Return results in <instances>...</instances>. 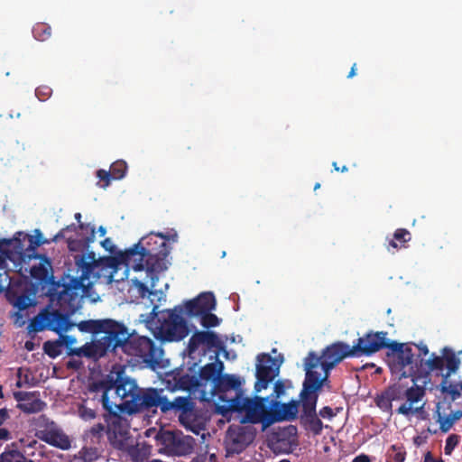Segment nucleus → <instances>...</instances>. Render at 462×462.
I'll return each instance as SVG.
<instances>
[{"label":"nucleus","instance_id":"1","mask_svg":"<svg viewBox=\"0 0 462 462\" xmlns=\"http://www.w3.org/2000/svg\"><path fill=\"white\" fill-rule=\"evenodd\" d=\"M93 400L102 403L106 422V435L111 446L116 449L125 448L132 439L125 419L120 413L134 414L159 409L163 414H175L181 425L189 423L192 412L190 399L177 398L170 401L165 393L169 391L154 387L140 388L135 380L122 373L107 374L88 384Z\"/></svg>","mask_w":462,"mask_h":462},{"label":"nucleus","instance_id":"2","mask_svg":"<svg viewBox=\"0 0 462 462\" xmlns=\"http://www.w3.org/2000/svg\"><path fill=\"white\" fill-rule=\"evenodd\" d=\"M74 262L75 266L68 270L62 282H51L46 292L50 301L55 303L59 310L51 306L42 309L30 320L29 333L50 330L60 334L73 326L69 316L79 310L83 296L100 277L102 269L101 261L97 259L94 252L76 254Z\"/></svg>","mask_w":462,"mask_h":462},{"label":"nucleus","instance_id":"3","mask_svg":"<svg viewBox=\"0 0 462 462\" xmlns=\"http://www.w3.org/2000/svg\"><path fill=\"white\" fill-rule=\"evenodd\" d=\"M151 236L143 237L137 244L121 254V259L134 271L145 270L150 274H157L166 269L165 258L168 254L166 243L161 241L158 246H152Z\"/></svg>","mask_w":462,"mask_h":462},{"label":"nucleus","instance_id":"4","mask_svg":"<svg viewBox=\"0 0 462 462\" xmlns=\"http://www.w3.org/2000/svg\"><path fill=\"white\" fill-rule=\"evenodd\" d=\"M355 356L352 346L348 344L337 341L322 350L321 356H318L311 351L304 359V368L306 375L304 380H308L309 374L317 377L321 383V388L328 380L330 371L339 364L344 358Z\"/></svg>","mask_w":462,"mask_h":462},{"label":"nucleus","instance_id":"5","mask_svg":"<svg viewBox=\"0 0 462 462\" xmlns=\"http://www.w3.org/2000/svg\"><path fill=\"white\" fill-rule=\"evenodd\" d=\"M118 338V343L113 342L110 352L121 347L126 355L135 357L137 362L152 365L159 363L162 349L151 338L130 334L125 325L123 333L116 337Z\"/></svg>","mask_w":462,"mask_h":462},{"label":"nucleus","instance_id":"6","mask_svg":"<svg viewBox=\"0 0 462 462\" xmlns=\"http://www.w3.org/2000/svg\"><path fill=\"white\" fill-rule=\"evenodd\" d=\"M230 403L226 405V413L228 411L237 412L242 415V423H263L269 426L271 402L269 397L254 396L253 398L245 396V393H238L229 400Z\"/></svg>","mask_w":462,"mask_h":462},{"label":"nucleus","instance_id":"7","mask_svg":"<svg viewBox=\"0 0 462 462\" xmlns=\"http://www.w3.org/2000/svg\"><path fill=\"white\" fill-rule=\"evenodd\" d=\"M321 383L309 374L308 380H304L302 389L299 397L301 398V412L300 415V423L313 435H319L323 430V422L317 414V402L321 391Z\"/></svg>","mask_w":462,"mask_h":462},{"label":"nucleus","instance_id":"8","mask_svg":"<svg viewBox=\"0 0 462 462\" xmlns=\"http://www.w3.org/2000/svg\"><path fill=\"white\" fill-rule=\"evenodd\" d=\"M157 306H154L145 322L151 323L157 318L159 325L157 326V337L162 341H180L185 338L189 329L187 321L181 317L183 311L181 307H175L173 310H166L160 313L157 312Z\"/></svg>","mask_w":462,"mask_h":462},{"label":"nucleus","instance_id":"9","mask_svg":"<svg viewBox=\"0 0 462 462\" xmlns=\"http://www.w3.org/2000/svg\"><path fill=\"white\" fill-rule=\"evenodd\" d=\"M441 356L436 354H431L428 360L423 358L420 359V362H415L408 368L407 377H413V381H419L423 378H428L433 371H443L446 367L447 372L442 374V377H449L452 374H455L459 365L460 359L457 356L456 353L448 346H445L441 350Z\"/></svg>","mask_w":462,"mask_h":462},{"label":"nucleus","instance_id":"10","mask_svg":"<svg viewBox=\"0 0 462 462\" xmlns=\"http://www.w3.org/2000/svg\"><path fill=\"white\" fill-rule=\"evenodd\" d=\"M395 375L398 376V381L389 385L386 391L393 402L406 399V402L402 403L396 411L408 417L412 411V405L422 399L425 391L422 387L417 385L418 381H413V377Z\"/></svg>","mask_w":462,"mask_h":462},{"label":"nucleus","instance_id":"11","mask_svg":"<svg viewBox=\"0 0 462 462\" xmlns=\"http://www.w3.org/2000/svg\"><path fill=\"white\" fill-rule=\"evenodd\" d=\"M239 377L234 374H220L217 383L212 387V393H200V399L203 401L217 400L221 404L218 406L222 414H226V405L230 403L236 393H244L241 388Z\"/></svg>","mask_w":462,"mask_h":462},{"label":"nucleus","instance_id":"12","mask_svg":"<svg viewBox=\"0 0 462 462\" xmlns=\"http://www.w3.org/2000/svg\"><path fill=\"white\" fill-rule=\"evenodd\" d=\"M95 234V226L90 224L80 223L78 227L71 224L56 234L52 241L57 242L64 238L69 251L83 252L94 242Z\"/></svg>","mask_w":462,"mask_h":462},{"label":"nucleus","instance_id":"13","mask_svg":"<svg viewBox=\"0 0 462 462\" xmlns=\"http://www.w3.org/2000/svg\"><path fill=\"white\" fill-rule=\"evenodd\" d=\"M77 327L80 332L93 335L105 334L104 337L94 342H105V346H106V339H108L110 341L108 342L109 349L113 346V342H119V338L116 339V337L124 331V324L111 319L83 320L78 323Z\"/></svg>","mask_w":462,"mask_h":462},{"label":"nucleus","instance_id":"14","mask_svg":"<svg viewBox=\"0 0 462 462\" xmlns=\"http://www.w3.org/2000/svg\"><path fill=\"white\" fill-rule=\"evenodd\" d=\"M6 299L15 309L13 314L14 323L16 327H23L28 320L27 310L36 305L34 292L28 288L8 289Z\"/></svg>","mask_w":462,"mask_h":462},{"label":"nucleus","instance_id":"15","mask_svg":"<svg viewBox=\"0 0 462 462\" xmlns=\"http://www.w3.org/2000/svg\"><path fill=\"white\" fill-rule=\"evenodd\" d=\"M392 351L389 366L394 374L407 377L408 369L414 360V353L409 344L399 343L396 341L388 342L385 337V346Z\"/></svg>","mask_w":462,"mask_h":462},{"label":"nucleus","instance_id":"16","mask_svg":"<svg viewBox=\"0 0 462 462\" xmlns=\"http://www.w3.org/2000/svg\"><path fill=\"white\" fill-rule=\"evenodd\" d=\"M198 379L194 376H189V374H185L180 376L178 380H176L173 387H165L162 388L163 390L169 391L168 393H165L167 398L170 401H172L177 398H186V396H176L172 397L170 395H172L176 390H190L193 387L198 386ZM188 398L190 399V402H192V412L190 415V419L189 420V423H186L185 425H182L185 429L188 430H190L191 432L195 434H199L200 430L203 429L201 421L197 414L196 409H195V402L191 399L189 395H187Z\"/></svg>","mask_w":462,"mask_h":462},{"label":"nucleus","instance_id":"17","mask_svg":"<svg viewBox=\"0 0 462 462\" xmlns=\"http://www.w3.org/2000/svg\"><path fill=\"white\" fill-rule=\"evenodd\" d=\"M256 361L254 390L259 393L263 389H266L269 383L278 376L281 364L267 353L259 354L256 356Z\"/></svg>","mask_w":462,"mask_h":462},{"label":"nucleus","instance_id":"18","mask_svg":"<svg viewBox=\"0 0 462 462\" xmlns=\"http://www.w3.org/2000/svg\"><path fill=\"white\" fill-rule=\"evenodd\" d=\"M255 430L250 426H230L226 437V450L228 455L240 454L254 439Z\"/></svg>","mask_w":462,"mask_h":462},{"label":"nucleus","instance_id":"19","mask_svg":"<svg viewBox=\"0 0 462 462\" xmlns=\"http://www.w3.org/2000/svg\"><path fill=\"white\" fill-rule=\"evenodd\" d=\"M387 332H368L357 338L356 343L352 346L355 356H371L385 346V337Z\"/></svg>","mask_w":462,"mask_h":462},{"label":"nucleus","instance_id":"20","mask_svg":"<svg viewBox=\"0 0 462 462\" xmlns=\"http://www.w3.org/2000/svg\"><path fill=\"white\" fill-rule=\"evenodd\" d=\"M14 397L18 402L17 409L23 413L41 412L47 406L46 402L40 398L38 392L19 391L14 393Z\"/></svg>","mask_w":462,"mask_h":462},{"label":"nucleus","instance_id":"21","mask_svg":"<svg viewBox=\"0 0 462 462\" xmlns=\"http://www.w3.org/2000/svg\"><path fill=\"white\" fill-rule=\"evenodd\" d=\"M216 298L212 292H202L196 298L186 301L185 311L189 317H200L216 308Z\"/></svg>","mask_w":462,"mask_h":462},{"label":"nucleus","instance_id":"22","mask_svg":"<svg viewBox=\"0 0 462 462\" xmlns=\"http://www.w3.org/2000/svg\"><path fill=\"white\" fill-rule=\"evenodd\" d=\"M301 406V398L300 400H291L289 402L280 403L275 402L271 408L269 422H279L283 420L291 421L297 419L299 406Z\"/></svg>","mask_w":462,"mask_h":462},{"label":"nucleus","instance_id":"23","mask_svg":"<svg viewBox=\"0 0 462 462\" xmlns=\"http://www.w3.org/2000/svg\"><path fill=\"white\" fill-rule=\"evenodd\" d=\"M200 346H205L208 349H222L223 342L214 331H196L188 343L189 354L195 353Z\"/></svg>","mask_w":462,"mask_h":462},{"label":"nucleus","instance_id":"24","mask_svg":"<svg viewBox=\"0 0 462 462\" xmlns=\"http://www.w3.org/2000/svg\"><path fill=\"white\" fill-rule=\"evenodd\" d=\"M106 342H110L106 339ZM109 343L105 346V342H89L86 343L80 347H70L68 350V356L88 357L94 360H97L105 356L111 349L108 348Z\"/></svg>","mask_w":462,"mask_h":462},{"label":"nucleus","instance_id":"25","mask_svg":"<svg viewBox=\"0 0 462 462\" xmlns=\"http://www.w3.org/2000/svg\"><path fill=\"white\" fill-rule=\"evenodd\" d=\"M127 171V164L123 160H118L113 162L110 166V170L100 169L97 171L96 175L99 179L97 183L102 189L107 188L112 180H122Z\"/></svg>","mask_w":462,"mask_h":462},{"label":"nucleus","instance_id":"26","mask_svg":"<svg viewBox=\"0 0 462 462\" xmlns=\"http://www.w3.org/2000/svg\"><path fill=\"white\" fill-rule=\"evenodd\" d=\"M36 437L45 443L60 449L65 450L70 448L69 437L58 426H55L51 430L36 431Z\"/></svg>","mask_w":462,"mask_h":462},{"label":"nucleus","instance_id":"27","mask_svg":"<svg viewBox=\"0 0 462 462\" xmlns=\"http://www.w3.org/2000/svg\"><path fill=\"white\" fill-rule=\"evenodd\" d=\"M149 446L144 443L135 442L132 438L130 441L119 450L125 451L134 462H143L149 454Z\"/></svg>","mask_w":462,"mask_h":462},{"label":"nucleus","instance_id":"28","mask_svg":"<svg viewBox=\"0 0 462 462\" xmlns=\"http://www.w3.org/2000/svg\"><path fill=\"white\" fill-rule=\"evenodd\" d=\"M274 447H292L297 441V428L293 425H289L278 432L274 436Z\"/></svg>","mask_w":462,"mask_h":462},{"label":"nucleus","instance_id":"29","mask_svg":"<svg viewBox=\"0 0 462 462\" xmlns=\"http://www.w3.org/2000/svg\"><path fill=\"white\" fill-rule=\"evenodd\" d=\"M223 368L224 364L219 360L207 364L199 369V379L205 381L206 383L210 382L214 385L220 376Z\"/></svg>","mask_w":462,"mask_h":462},{"label":"nucleus","instance_id":"30","mask_svg":"<svg viewBox=\"0 0 462 462\" xmlns=\"http://www.w3.org/2000/svg\"><path fill=\"white\" fill-rule=\"evenodd\" d=\"M163 442L167 447H188L190 448L194 445V439L182 434L165 432L162 435Z\"/></svg>","mask_w":462,"mask_h":462},{"label":"nucleus","instance_id":"31","mask_svg":"<svg viewBox=\"0 0 462 462\" xmlns=\"http://www.w3.org/2000/svg\"><path fill=\"white\" fill-rule=\"evenodd\" d=\"M411 234L405 228H398L393 233V238L389 242L388 248L402 249L407 247V243L411 241Z\"/></svg>","mask_w":462,"mask_h":462},{"label":"nucleus","instance_id":"32","mask_svg":"<svg viewBox=\"0 0 462 462\" xmlns=\"http://www.w3.org/2000/svg\"><path fill=\"white\" fill-rule=\"evenodd\" d=\"M434 418L436 421L439 424V430L442 433L448 432L453 428L454 424L457 422L452 412L447 416L442 415L439 405L437 406V409L434 411Z\"/></svg>","mask_w":462,"mask_h":462},{"label":"nucleus","instance_id":"33","mask_svg":"<svg viewBox=\"0 0 462 462\" xmlns=\"http://www.w3.org/2000/svg\"><path fill=\"white\" fill-rule=\"evenodd\" d=\"M31 275L35 280L39 281L40 283H50L53 282V275L50 274L48 267L43 263L32 266L31 269Z\"/></svg>","mask_w":462,"mask_h":462},{"label":"nucleus","instance_id":"34","mask_svg":"<svg viewBox=\"0 0 462 462\" xmlns=\"http://www.w3.org/2000/svg\"><path fill=\"white\" fill-rule=\"evenodd\" d=\"M461 387L460 384L453 383L448 381V377H442V382L440 383V392L442 393L448 394L450 396V400L452 402L458 399L461 395Z\"/></svg>","mask_w":462,"mask_h":462},{"label":"nucleus","instance_id":"35","mask_svg":"<svg viewBox=\"0 0 462 462\" xmlns=\"http://www.w3.org/2000/svg\"><path fill=\"white\" fill-rule=\"evenodd\" d=\"M33 37L40 42L48 40L51 35V27L46 23H37L32 27Z\"/></svg>","mask_w":462,"mask_h":462},{"label":"nucleus","instance_id":"36","mask_svg":"<svg viewBox=\"0 0 462 462\" xmlns=\"http://www.w3.org/2000/svg\"><path fill=\"white\" fill-rule=\"evenodd\" d=\"M62 342L60 339L55 341L48 340L43 344L44 353L51 358H56L62 353Z\"/></svg>","mask_w":462,"mask_h":462},{"label":"nucleus","instance_id":"37","mask_svg":"<svg viewBox=\"0 0 462 462\" xmlns=\"http://www.w3.org/2000/svg\"><path fill=\"white\" fill-rule=\"evenodd\" d=\"M33 425L35 426L37 431L51 430L52 428L57 426V424L45 414H41L37 418H34Z\"/></svg>","mask_w":462,"mask_h":462},{"label":"nucleus","instance_id":"38","mask_svg":"<svg viewBox=\"0 0 462 462\" xmlns=\"http://www.w3.org/2000/svg\"><path fill=\"white\" fill-rule=\"evenodd\" d=\"M219 323L220 319L216 314L211 313V311L206 312L200 316V324L205 328L217 327Z\"/></svg>","mask_w":462,"mask_h":462},{"label":"nucleus","instance_id":"39","mask_svg":"<svg viewBox=\"0 0 462 462\" xmlns=\"http://www.w3.org/2000/svg\"><path fill=\"white\" fill-rule=\"evenodd\" d=\"M25 456L18 449L5 450L1 454V458L5 462H24Z\"/></svg>","mask_w":462,"mask_h":462},{"label":"nucleus","instance_id":"40","mask_svg":"<svg viewBox=\"0 0 462 462\" xmlns=\"http://www.w3.org/2000/svg\"><path fill=\"white\" fill-rule=\"evenodd\" d=\"M86 402H87L84 401L81 404L79 405V416L84 420H94L97 417V411L95 409L88 407Z\"/></svg>","mask_w":462,"mask_h":462},{"label":"nucleus","instance_id":"41","mask_svg":"<svg viewBox=\"0 0 462 462\" xmlns=\"http://www.w3.org/2000/svg\"><path fill=\"white\" fill-rule=\"evenodd\" d=\"M392 402H393V400L388 395V392L386 391V389L380 395H378L375 399L376 405L380 409H382L383 411H387L392 410V407H393Z\"/></svg>","mask_w":462,"mask_h":462},{"label":"nucleus","instance_id":"42","mask_svg":"<svg viewBox=\"0 0 462 462\" xmlns=\"http://www.w3.org/2000/svg\"><path fill=\"white\" fill-rule=\"evenodd\" d=\"M460 442V436L457 434H450L447 439L444 448L446 455H451L454 449L458 446Z\"/></svg>","mask_w":462,"mask_h":462},{"label":"nucleus","instance_id":"43","mask_svg":"<svg viewBox=\"0 0 462 462\" xmlns=\"http://www.w3.org/2000/svg\"><path fill=\"white\" fill-rule=\"evenodd\" d=\"M390 457L394 462H404L406 452L402 447H398L396 445H393L390 449Z\"/></svg>","mask_w":462,"mask_h":462},{"label":"nucleus","instance_id":"44","mask_svg":"<svg viewBox=\"0 0 462 462\" xmlns=\"http://www.w3.org/2000/svg\"><path fill=\"white\" fill-rule=\"evenodd\" d=\"M52 93V89L48 86H40L35 89V95L40 101L47 100Z\"/></svg>","mask_w":462,"mask_h":462},{"label":"nucleus","instance_id":"45","mask_svg":"<svg viewBox=\"0 0 462 462\" xmlns=\"http://www.w3.org/2000/svg\"><path fill=\"white\" fill-rule=\"evenodd\" d=\"M10 287V276L7 271L0 272V294L4 291L6 292Z\"/></svg>","mask_w":462,"mask_h":462},{"label":"nucleus","instance_id":"46","mask_svg":"<svg viewBox=\"0 0 462 462\" xmlns=\"http://www.w3.org/2000/svg\"><path fill=\"white\" fill-rule=\"evenodd\" d=\"M105 425L103 423H97L95 424L93 427L90 428L88 430V433L93 437L98 439L103 433L105 432Z\"/></svg>","mask_w":462,"mask_h":462},{"label":"nucleus","instance_id":"47","mask_svg":"<svg viewBox=\"0 0 462 462\" xmlns=\"http://www.w3.org/2000/svg\"><path fill=\"white\" fill-rule=\"evenodd\" d=\"M285 393V384L284 382L278 380L274 383L273 394L275 398H280L282 395Z\"/></svg>","mask_w":462,"mask_h":462},{"label":"nucleus","instance_id":"48","mask_svg":"<svg viewBox=\"0 0 462 462\" xmlns=\"http://www.w3.org/2000/svg\"><path fill=\"white\" fill-rule=\"evenodd\" d=\"M14 243H21V240L19 238H14V239H6V238H0V252H5V250L11 246Z\"/></svg>","mask_w":462,"mask_h":462},{"label":"nucleus","instance_id":"49","mask_svg":"<svg viewBox=\"0 0 462 462\" xmlns=\"http://www.w3.org/2000/svg\"><path fill=\"white\" fill-rule=\"evenodd\" d=\"M416 346L419 349V355L417 358L414 357L413 365H415L416 360L419 363L420 359L422 358V356H426L429 354V348L425 344L420 343L419 345H416Z\"/></svg>","mask_w":462,"mask_h":462},{"label":"nucleus","instance_id":"50","mask_svg":"<svg viewBox=\"0 0 462 462\" xmlns=\"http://www.w3.org/2000/svg\"><path fill=\"white\" fill-rule=\"evenodd\" d=\"M134 283L136 287L138 288V291L142 297H145L147 294H153V291H150L148 287L142 282L135 280Z\"/></svg>","mask_w":462,"mask_h":462},{"label":"nucleus","instance_id":"51","mask_svg":"<svg viewBox=\"0 0 462 462\" xmlns=\"http://www.w3.org/2000/svg\"><path fill=\"white\" fill-rule=\"evenodd\" d=\"M319 415L324 419H331L335 416V413L329 406H325L319 410Z\"/></svg>","mask_w":462,"mask_h":462},{"label":"nucleus","instance_id":"52","mask_svg":"<svg viewBox=\"0 0 462 462\" xmlns=\"http://www.w3.org/2000/svg\"><path fill=\"white\" fill-rule=\"evenodd\" d=\"M63 332H61L60 335V340L62 342V345H65L66 346H72L73 344L76 343V338L71 337V336H68V335H62Z\"/></svg>","mask_w":462,"mask_h":462},{"label":"nucleus","instance_id":"53","mask_svg":"<svg viewBox=\"0 0 462 462\" xmlns=\"http://www.w3.org/2000/svg\"><path fill=\"white\" fill-rule=\"evenodd\" d=\"M151 236H153L156 237V240L155 239H152L151 243H152V246H158L160 245V242L161 241H164L166 243V236H163L162 234H153V233H151L149 236H147L146 237H149Z\"/></svg>","mask_w":462,"mask_h":462},{"label":"nucleus","instance_id":"54","mask_svg":"<svg viewBox=\"0 0 462 462\" xmlns=\"http://www.w3.org/2000/svg\"><path fill=\"white\" fill-rule=\"evenodd\" d=\"M83 366V363L82 361L79 360V359H70L69 361H68L67 363V367L68 368H72L74 370H79L80 369L81 367Z\"/></svg>","mask_w":462,"mask_h":462},{"label":"nucleus","instance_id":"55","mask_svg":"<svg viewBox=\"0 0 462 462\" xmlns=\"http://www.w3.org/2000/svg\"><path fill=\"white\" fill-rule=\"evenodd\" d=\"M50 241L47 240V239H44L42 237V235L38 231V234L35 237V241L33 242V244L36 245V246H40V245H45V244H49Z\"/></svg>","mask_w":462,"mask_h":462},{"label":"nucleus","instance_id":"56","mask_svg":"<svg viewBox=\"0 0 462 462\" xmlns=\"http://www.w3.org/2000/svg\"><path fill=\"white\" fill-rule=\"evenodd\" d=\"M9 419V413L6 408L0 409V426Z\"/></svg>","mask_w":462,"mask_h":462},{"label":"nucleus","instance_id":"57","mask_svg":"<svg viewBox=\"0 0 462 462\" xmlns=\"http://www.w3.org/2000/svg\"><path fill=\"white\" fill-rule=\"evenodd\" d=\"M10 438L9 430L5 428H0V440H8Z\"/></svg>","mask_w":462,"mask_h":462},{"label":"nucleus","instance_id":"58","mask_svg":"<svg viewBox=\"0 0 462 462\" xmlns=\"http://www.w3.org/2000/svg\"><path fill=\"white\" fill-rule=\"evenodd\" d=\"M352 462H371L370 457L367 455L361 454L356 456Z\"/></svg>","mask_w":462,"mask_h":462},{"label":"nucleus","instance_id":"59","mask_svg":"<svg viewBox=\"0 0 462 462\" xmlns=\"http://www.w3.org/2000/svg\"><path fill=\"white\" fill-rule=\"evenodd\" d=\"M424 462H444L442 459H435L430 452H427L424 457Z\"/></svg>","mask_w":462,"mask_h":462},{"label":"nucleus","instance_id":"60","mask_svg":"<svg viewBox=\"0 0 462 462\" xmlns=\"http://www.w3.org/2000/svg\"><path fill=\"white\" fill-rule=\"evenodd\" d=\"M7 262L5 256L0 255V272L7 271Z\"/></svg>","mask_w":462,"mask_h":462},{"label":"nucleus","instance_id":"61","mask_svg":"<svg viewBox=\"0 0 462 462\" xmlns=\"http://www.w3.org/2000/svg\"><path fill=\"white\" fill-rule=\"evenodd\" d=\"M332 166H333L334 170L337 171H340V172H346V171H348V168L346 165H344L342 167H339L336 162H334L332 163Z\"/></svg>","mask_w":462,"mask_h":462},{"label":"nucleus","instance_id":"62","mask_svg":"<svg viewBox=\"0 0 462 462\" xmlns=\"http://www.w3.org/2000/svg\"><path fill=\"white\" fill-rule=\"evenodd\" d=\"M111 243L112 242H111V240L109 238H106L105 240H103L101 242V245H102L103 247H105L106 250H108V251H110L112 253L113 252L112 247L108 248V245H110Z\"/></svg>","mask_w":462,"mask_h":462},{"label":"nucleus","instance_id":"63","mask_svg":"<svg viewBox=\"0 0 462 462\" xmlns=\"http://www.w3.org/2000/svg\"><path fill=\"white\" fill-rule=\"evenodd\" d=\"M24 348L27 350V351H32L34 350V343L32 341H26L25 344H24Z\"/></svg>","mask_w":462,"mask_h":462},{"label":"nucleus","instance_id":"64","mask_svg":"<svg viewBox=\"0 0 462 462\" xmlns=\"http://www.w3.org/2000/svg\"><path fill=\"white\" fill-rule=\"evenodd\" d=\"M452 414L457 421L462 418V411H452Z\"/></svg>","mask_w":462,"mask_h":462}]
</instances>
